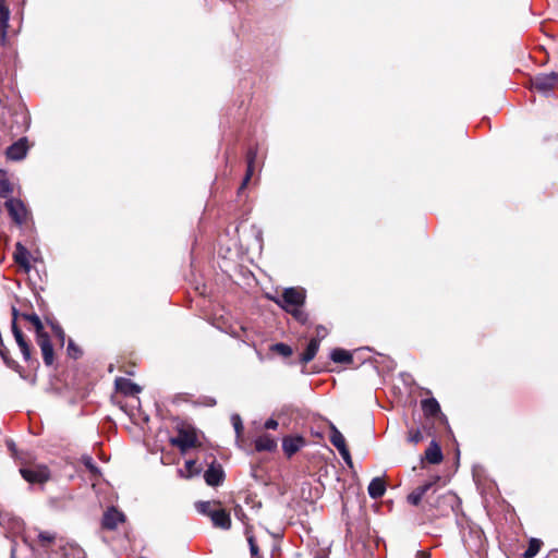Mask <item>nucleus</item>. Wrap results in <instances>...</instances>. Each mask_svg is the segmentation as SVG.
Returning <instances> with one entry per match:
<instances>
[{"label": "nucleus", "mask_w": 558, "mask_h": 558, "mask_svg": "<svg viewBox=\"0 0 558 558\" xmlns=\"http://www.w3.org/2000/svg\"><path fill=\"white\" fill-rule=\"evenodd\" d=\"M305 301V290L301 288H288L283 291L282 299L277 303L290 312L301 323L307 320V315L300 308Z\"/></svg>", "instance_id": "f257e3e1"}, {"label": "nucleus", "mask_w": 558, "mask_h": 558, "mask_svg": "<svg viewBox=\"0 0 558 558\" xmlns=\"http://www.w3.org/2000/svg\"><path fill=\"white\" fill-rule=\"evenodd\" d=\"M558 84V73L538 74L531 80L532 88L542 93H550Z\"/></svg>", "instance_id": "f03ea898"}, {"label": "nucleus", "mask_w": 558, "mask_h": 558, "mask_svg": "<svg viewBox=\"0 0 558 558\" xmlns=\"http://www.w3.org/2000/svg\"><path fill=\"white\" fill-rule=\"evenodd\" d=\"M330 442L338 449L340 456L344 460V462L349 465H352V458L350 451L347 447L344 436L340 433V430L331 425L330 427Z\"/></svg>", "instance_id": "7ed1b4c3"}, {"label": "nucleus", "mask_w": 558, "mask_h": 558, "mask_svg": "<svg viewBox=\"0 0 558 558\" xmlns=\"http://www.w3.org/2000/svg\"><path fill=\"white\" fill-rule=\"evenodd\" d=\"M21 474L25 481L32 484L45 483L50 477V473L46 466L21 469Z\"/></svg>", "instance_id": "20e7f679"}, {"label": "nucleus", "mask_w": 558, "mask_h": 558, "mask_svg": "<svg viewBox=\"0 0 558 558\" xmlns=\"http://www.w3.org/2000/svg\"><path fill=\"white\" fill-rule=\"evenodd\" d=\"M5 207L16 223L22 225L26 220L27 209L22 201L10 198L5 202Z\"/></svg>", "instance_id": "39448f33"}, {"label": "nucleus", "mask_w": 558, "mask_h": 558, "mask_svg": "<svg viewBox=\"0 0 558 558\" xmlns=\"http://www.w3.org/2000/svg\"><path fill=\"white\" fill-rule=\"evenodd\" d=\"M181 451H186L195 447L197 442L196 434L193 430L180 429L178 436L171 440Z\"/></svg>", "instance_id": "423d86ee"}, {"label": "nucleus", "mask_w": 558, "mask_h": 558, "mask_svg": "<svg viewBox=\"0 0 558 558\" xmlns=\"http://www.w3.org/2000/svg\"><path fill=\"white\" fill-rule=\"evenodd\" d=\"M37 343L41 350L45 364L51 365L53 363V348L48 333L45 331L37 333Z\"/></svg>", "instance_id": "0eeeda50"}, {"label": "nucleus", "mask_w": 558, "mask_h": 558, "mask_svg": "<svg viewBox=\"0 0 558 558\" xmlns=\"http://www.w3.org/2000/svg\"><path fill=\"white\" fill-rule=\"evenodd\" d=\"M225 478V472L220 464L211 463L204 473V480L209 486H219Z\"/></svg>", "instance_id": "6e6552de"}, {"label": "nucleus", "mask_w": 558, "mask_h": 558, "mask_svg": "<svg viewBox=\"0 0 558 558\" xmlns=\"http://www.w3.org/2000/svg\"><path fill=\"white\" fill-rule=\"evenodd\" d=\"M13 314H14V317H15L16 316V311L15 310L13 311ZM12 332H13L15 341H16V343H17L21 352H22V355H23L24 360L25 361H29L31 360V348H29L27 341L25 340L23 332L17 327L15 318L12 322Z\"/></svg>", "instance_id": "1a4fd4ad"}, {"label": "nucleus", "mask_w": 558, "mask_h": 558, "mask_svg": "<svg viewBox=\"0 0 558 558\" xmlns=\"http://www.w3.org/2000/svg\"><path fill=\"white\" fill-rule=\"evenodd\" d=\"M124 520V514L112 507L105 512L102 518V526L108 530H114Z\"/></svg>", "instance_id": "9d476101"}, {"label": "nucleus", "mask_w": 558, "mask_h": 558, "mask_svg": "<svg viewBox=\"0 0 558 558\" xmlns=\"http://www.w3.org/2000/svg\"><path fill=\"white\" fill-rule=\"evenodd\" d=\"M27 149V140L20 138L17 142L13 143L11 146L8 147L7 156L11 160H22L23 158H25Z\"/></svg>", "instance_id": "9b49d317"}, {"label": "nucleus", "mask_w": 558, "mask_h": 558, "mask_svg": "<svg viewBox=\"0 0 558 558\" xmlns=\"http://www.w3.org/2000/svg\"><path fill=\"white\" fill-rule=\"evenodd\" d=\"M213 525L222 530H229L231 527L230 513L222 509L220 506L217 507L210 518Z\"/></svg>", "instance_id": "f8f14e48"}, {"label": "nucleus", "mask_w": 558, "mask_h": 558, "mask_svg": "<svg viewBox=\"0 0 558 558\" xmlns=\"http://www.w3.org/2000/svg\"><path fill=\"white\" fill-rule=\"evenodd\" d=\"M436 481H429V482H426L425 484L416 487L411 494L408 495L407 499H408V502L413 505V506H418L420 502L422 501L423 497L427 494L428 490H430L434 485L436 484Z\"/></svg>", "instance_id": "ddd939ff"}, {"label": "nucleus", "mask_w": 558, "mask_h": 558, "mask_svg": "<svg viewBox=\"0 0 558 558\" xmlns=\"http://www.w3.org/2000/svg\"><path fill=\"white\" fill-rule=\"evenodd\" d=\"M304 445H305V441H304L303 437H301V436L286 437L282 440V449L288 457H292Z\"/></svg>", "instance_id": "4468645a"}, {"label": "nucleus", "mask_w": 558, "mask_h": 558, "mask_svg": "<svg viewBox=\"0 0 558 558\" xmlns=\"http://www.w3.org/2000/svg\"><path fill=\"white\" fill-rule=\"evenodd\" d=\"M367 492L371 498L378 499L386 493V483L381 477H374L368 487Z\"/></svg>", "instance_id": "2eb2a0df"}, {"label": "nucleus", "mask_w": 558, "mask_h": 558, "mask_svg": "<svg viewBox=\"0 0 558 558\" xmlns=\"http://www.w3.org/2000/svg\"><path fill=\"white\" fill-rule=\"evenodd\" d=\"M116 386L119 391L126 396H135L141 392V387L129 379L118 378Z\"/></svg>", "instance_id": "dca6fc26"}, {"label": "nucleus", "mask_w": 558, "mask_h": 558, "mask_svg": "<svg viewBox=\"0 0 558 558\" xmlns=\"http://www.w3.org/2000/svg\"><path fill=\"white\" fill-rule=\"evenodd\" d=\"M10 21V9L4 0H0V31L1 39L7 37Z\"/></svg>", "instance_id": "f3484780"}, {"label": "nucleus", "mask_w": 558, "mask_h": 558, "mask_svg": "<svg viewBox=\"0 0 558 558\" xmlns=\"http://www.w3.org/2000/svg\"><path fill=\"white\" fill-rule=\"evenodd\" d=\"M14 260L16 264H19L21 267H23L26 271L29 270L31 264H29V252L21 244H16V248L14 252Z\"/></svg>", "instance_id": "a211bd4d"}, {"label": "nucleus", "mask_w": 558, "mask_h": 558, "mask_svg": "<svg viewBox=\"0 0 558 558\" xmlns=\"http://www.w3.org/2000/svg\"><path fill=\"white\" fill-rule=\"evenodd\" d=\"M257 157V149L256 148H250L248 151H247V170H246V174L243 179V182L239 189V192H241L242 190L245 189V186L247 185V183L250 182L252 175H253V171H254V162H255V159Z\"/></svg>", "instance_id": "6ab92c4d"}, {"label": "nucleus", "mask_w": 558, "mask_h": 558, "mask_svg": "<svg viewBox=\"0 0 558 558\" xmlns=\"http://www.w3.org/2000/svg\"><path fill=\"white\" fill-rule=\"evenodd\" d=\"M277 448V441L270 435H262L255 439V449L257 451H274Z\"/></svg>", "instance_id": "aec40b11"}, {"label": "nucleus", "mask_w": 558, "mask_h": 558, "mask_svg": "<svg viewBox=\"0 0 558 558\" xmlns=\"http://www.w3.org/2000/svg\"><path fill=\"white\" fill-rule=\"evenodd\" d=\"M426 460L432 464H438L442 461V452L436 441H432L425 451Z\"/></svg>", "instance_id": "412c9836"}, {"label": "nucleus", "mask_w": 558, "mask_h": 558, "mask_svg": "<svg viewBox=\"0 0 558 558\" xmlns=\"http://www.w3.org/2000/svg\"><path fill=\"white\" fill-rule=\"evenodd\" d=\"M319 349V339H312L304 353H302L300 361L304 364L311 362Z\"/></svg>", "instance_id": "4be33fe9"}, {"label": "nucleus", "mask_w": 558, "mask_h": 558, "mask_svg": "<svg viewBox=\"0 0 558 558\" xmlns=\"http://www.w3.org/2000/svg\"><path fill=\"white\" fill-rule=\"evenodd\" d=\"M220 506V501L211 500V501H198L195 504L196 510L209 518H211L213 512Z\"/></svg>", "instance_id": "5701e85b"}, {"label": "nucleus", "mask_w": 558, "mask_h": 558, "mask_svg": "<svg viewBox=\"0 0 558 558\" xmlns=\"http://www.w3.org/2000/svg\"><path fill=\"white\" fill-rule=\"evenodd\" d=\"M422 410L425 415L434 416L440 411V407L436 399H425L422 401Z\"/></svg>", "instance_id": "b1692460"}, {"label": "nucleus", "mask_w": 558, "mask_h": 558, "mask_svg": "<svg viewBox=\"0 0 558 558\" xmlns=\"http://www.w3.org/2000/svg\"><path fill=\"white\" fill-rule=\"evenodd\" d=\"M185 470H179L180 476L182 477H193L201 473V468L196 465V461L187 460L184 465Z\"/></svg>", "instance_id": "393cba45"}, {"label": "nucleus", "mask_w": 558, "mask_h": 558, "mask_svg": "<svg viewBox=\"0 0 558 558\" xmlns=\"http://www.w3.org/2000/svg\"><path fill=\"white\" fill-rule=\"evenodd\" d=\"M330 359L336 363H350L352 355L343 349H335L330 353Z\"/></svg>", "instance_id": "a878e982"}, {"label": "nucleus", "mask_w": 558, "mask_h": 558, "mask_svg": "<svg viewBox=\"0 0 558 558\" xmlns=\"http://www.w3.org/2000/svg\"><path fill=\"white\" fill-rule=\"evenodd\" d=\"M541 546H542V542L537 538H531L530 542H529V546L526 548V550L524 551L523 554V557L524 558H533L535 557L539 549H541Z\"/></svg>", "instance_id": "bb28decb"}, {"label": "nucleus", "mask_w": 558, "mask_h": 558, "mask_svg": "<svg viewBox=\"0 0 558 558\" xmlns=\"http://www.w3.org/2000/svg\"><path fill=\"white\" fill-rule=\"evenodd\" d=\"M12 192L11 184L4 172L0 171V196L7 197Z\"/></svg>", "instance_id": "cd10ccee"}, {"label": "nucleus", "mask_w": 558, "mask_h": 558, "mask_svg": "<svg viewBox=\"0 0 558 558\" xmlns=\"http://www.w3.org/2000/svg\"><path fill=\"white\" fill-rule=\"evenodd\" d=\"M23 318L35 327L36 335L44 331L43 323L36 314H23Z\"/></svg>", "instance_id": "c85d7f7f"}, {"label": "nucleus", "mask_w": 558, "mask_h": 558, "mask_svg": "<svg viewBox=\"0 0 558 558\" xmlns=\"http://www.w3.org/2000/svg\"><path fill=\"white\" fill-rule=\"evenodd\" d=\"M56 538V535L51 532H39L38 533V541L40 542V544L43 546H48L49 544H51Z\"/></svg>", "instance_id": "c756f323"}, {"label": "nucleus", "mask_w": 558, "mask_h": 558, "mask_svg": "<svg viewBox=\"0 0 558 558\" xmlns=\"http://www.w3.org/2000/svg\"><path fill=\"white\" fill-rule=\"evenodd\" d=\"M274 350L283 356H290L292 354V349L284 343H276Z\"/></svg>", "instance_id": "7c9ffc66"}, {"label": "nucleus", "mask_w": 558, "mask_h": 558, "mask_svg": "<svg viewBox=\"0 0 558 558\" xmlns=\"http://www.w3.org/2000/svg\"><path fill=\"white\" fill-rule=\"evenodd\" d=\"M231 422L235 429L236 435H240L243 430L242 420H241L240 415L233 414L231 416Z\"/></svg>", "instance_id": "2f4dec72"}, {"label": "nucleus", "mask_w": 558, "mask_h": 558, "mask_svg": "<svg viewBox=\"0 0 558 558\" xmlns=\"http://www.w3.org/2000/svg\"><path fill=\"white\" fill-rule=\"evenodd\" d=\"M423 439V436L420 430H416L415 433L410 435V441L417 444Z\"/></svg>", "instance_id": "473e14b6"}, {"label": "nucleus", "mask_w": 558, "mask_h": 558, "mask_svg": "<svg viewBox=\"0 0 558 558\" xmlns=\"http://www.w3.org/2000/svg\"><path fill=\"white\" fill-rule=\"evenodd\" d=\"M278 427V422L274 418H269L265 422L266 429H276Z\"/></svg>", "instance_id": "72a5a7b5"}, {"label": "nucleus", "mask_w": 558, "mask_h": 558, "mask_svg": "<svg viewBox=\"0 0 558 558\" xmlns=\"http://www.w3.org/2000/svg\"><path fill=\"white\" fill-rule=\"evenodd\" d=\"M316 335H317V337L315 339H319L320 340V339L325 338V336L327 335L326 328L323 327V326H318L316 328Z\"/></svg>", "instance_id": "f704fd0d"}, {"label": "nucleus", "mask_w": 558, "mask_h": 558, "mask_svg": "<svg viewBox=\"0 0 558 558\" xmlns=\"http://www.w3.org/2000/svg\"><path fill=\"white\" fill-rule=\"evenodd\" d=\"M86 466H87L89 470H92V471H95V470H96V468H95V466L93 465V463H92V459H90V458H88V459H87V461H86Z\"/></svg>", "instance_id": "c9c22d12"}, {"label": "nucleus", "mask_w": 558, "mask_h": 558, "mask_svg": "<svg viewBox=\"0 0 558 558\" xmlns=\"http://www.w3.org/2000/svg\"><path fill=\"white\" fill-rule=\"evenodd\" d=\"M251 551H252V554L257 553V547L253 543H251Z\"/></svg>", "instance_id": "e433bc0d"}, {"label": "nucleus", "mask_w": 558, "mask_h": 558, "mask_svg": "<svg viewBox=\"0 0 558 558\" xmlns=\"http://www.w3.org/2000/svg\"><path fill=\"white\" fill-rule=\"evenodd\" d=\"M72 347H73V343H72V342H70V343H69V350H70Z\"/></svg>", "instance_id": "4c0bfd02"}]
</instances>
